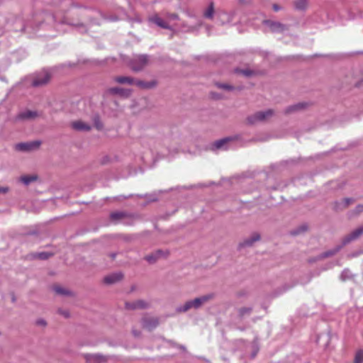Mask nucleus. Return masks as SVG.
I'll return each mask as SVG.
<instances>
[{
  "label": "nucleus",
  "mask_w": 363,
  "mask_h": 363,
  "mask_svg": "<svg viewBox=\"0 0 363 363\" xmlns=\"http://www.w3.org/2000/svg\"><path fill=\"white\" fill-rule=\"evenodd\" d=\"M50 73L48 71L43 70L33 76L32 86L35 87L45 86L50 82Z\"/></svg>",
  "instance_id": "2"
},
{
  "label": "nucleus",
  "mask_w": 363,
  "mask_h": 363,
  "mask_svg": "<svg viewBox=\"0 0 363 363\" xmlns=\"http://www.w3.org/2000/svg\"><path fill=\"white\" fill-rule=\"evenodd\" d=\"M37 179V176L35 175H26L21 177V181L25 184H29L30 182H34Z\"/></svg>",
  "instance_id": "24"
},
{
  "label": "nucleus",
  "mask_w": 363,
  "mask_h": 363,
  "mask_svg": "<svg viewBox=\"0 0 363 363\" xmlns=\"http://www.w3.org/2000/svg\"><path fill=\"white\" fill-rule=\"evenodd\" d=\"M169 18L171 19H173V20H177V19H178L179 16L176 13H172L169 16Z\"/></svg>",
  "instance_id": "37"
},
{
  "label": "nucleus",
  "mask_w": 363,
  "mask_h": 363,
  "mask_svg": "<svg viewBox=\"0 0 363 363\" xmlns=\"http://www.w3.org/2000/svg\"><path fill=\"white\" fill-rule=\"evenodd\" d=\"M114 81L118 84H133L135 83L133 78L130 77L119 76L114 78Z\"/></svg>",
  "instance_id": "16"
},
{
  "label": "nucleus",
  "mask_w": 363,
  "mask_h": 363,
  "mask_svg": "<svg viewBox=\"0 0 363 363\" xmlns=\"http://www.w3.org/2000/svg\"><path fill=\"white\" fill-rule=\"evenodd\" d=\"M193 308H194V301L191 300L186 302L182 306L179 307L177 309V311L178 313L186 312L187 311Z\"/></svg>",
  "instance_id": "19"
},
{
  "label": "nucleus",
  "mask_w": 363,
  "mask_h": 363,
  "mask_svg": "<svg viewBox=\"0 0 363 363\" xmlns=\"http://www.w3.org/2000/svg\"><path fill=\"white\" fill-rule=\"evenodd\" d=\"M216 85L217 86L218 88L226 91H233L235 89L234 86L227 84L216 83Z\"/></svg>",
  "instance_id": "26"
},
{
  "label": "nucleus",
  "mask_w": 363,
  "mask_h": 363,
  "mask_svg": "<svg viewBox=\"0 0 363 363\" xmlns=\"http://www.w3.org/2000/svg\"><path fill=\"white\" fill-rule=\"evenodd\" d=\"M303 106V105L302 104H296V105H294V106H292L289 107V108L287 109L286 112H287V113H290V112H291V111H293L300 109V108H301Z\"/></svg>",
  "instance_id": "32"
},
{
  "label": "nucleus",
  "mask_w": 363,
  "mask_h": 363,
  "mask_svg": "<svg viewBox=\"0 0 363 363\" xmlns=\"http://www.w3.org/2000/svg\"><path fill=\"white\" fill-rule=\"evenodd\" d=\"M134 84L141 89H148L155 87L157 84V82L156 80H151L150 82L137 80L135 81Z\"/></svg>",
  "instance_id": "11"
},
{
  "label": "nucleus",
  "mask_w": 363,
  "mask_h": 363,
  "mask_svg": "<svg viewBox=\"0 0 363 363\" xmlns=\"http://www.w3.org/2000/svg\"><path fill=\"white\" fill-rule=\"evenodd\" d=\"M52 255V254H50L48 252H41V253H38L36 255V257H38V259H46Z\"/></svg>",
  "instance_id": "31"
},
{
  "label": "nucleus",
  "mask_w": 363,
  "mask_h": 363,
  "mask_svg": "<svg viewBox=\"0 0 363 363\" xmlns=\"http://www.w3.org/2000/svg\"><path fill=\"white\" fill-rule=\"evenodd\" d=\"M53 289H54V291L58 294H61V295L69 294V291L68 290H67L66 289H64L60 286H55Z\"/></svg>",
  "instance_id": "25"
},
{
  "label": "nucleus",
  "mask_w": 363,
  "mask_h": 363,
  "mask_svg": "<svg viewBox=\"0 0 363 363\" xmlns=\"http://www.w3.org/2000/svg\"><path fill=\"white\" fill-rule=\"evenodd\" d=\"M273 9H274V11H279V6H278L277 4H274V5L273 6Z\"/></svg>",
  "instance_id": "41"
},
{
  "label": "nucleus",
  "mask_w": 363,
  "mask_h": 363,
  "mask_svg": "<svg viewBox=\"0 0 363 363\" xmlns=\"http://www.w3.org/2000/svg\"><path fill=\"white\" fill-rule=\"evenodd\" d=\"M149 303L143 300H137L132 302H126L125 308L127 309H143L147 308Z\"/></svg>",
  "instance_id": "6"
},
{
  "label": "nucleus",
  "mask_w": 363,
  "mask_h": 363,
  "mask_svg": "<svg viewBox=\"0 0 363 363\" xmlns=\"http://www.w3.org/2000/svg\"><path fill=\"white\" fill-rule=\"evenodd\" d=\"M9 191L7 187H1L0 186V193H6Z\"/></svg>",
  "instance_id": "38"
},
{
  "label": "nucleus",
  "mask_w": 363,
  "mask_h": 363,
  "mask_svg": "<svg viewBox=\"0 0 363 363\" xmlns=\"http://www.w3.org/2000/svg\"><path fill=\"white\" fill-rule=\"evenodd\" d=\"M151 21L161 28L167 29L170 28L168 24L157 16L152 17Z\"/></svg>",
  "instance_id": "20"
},
{
  "label": "nucleus",
  "mask_w": 363,
  "mask_h": 363,
  "mask_svg": "<svg viewBox=\"0 0 363 363\" xmlns=\"http://www.w3.org/2000/svg\"><path fill=\"white\" fill-rule=\"evenodd\" d=\"M212 96H213V99H220V96H214V94H213V93H212Z\"/></svg>",
  "instance_id": "42"
},
{
  "label": "nucleus",
  "mask_w": 363,
  "mask_h": 363,
  "mask_svg": "<svg viewBox=\"0 0 363 363\" xmlns=\"http://www.w3.org/2000/svg\"><path fill=\"white\" fill-rule=\"evenodd\" d=\"M37 323H38V325H46L45 321V320H38Z\"/></svg>",
  "instance_id": "39"
},
{
  "label": "nucleus",
  "mask_w": 363,
  "mask_h": 363,
  "mask_svg": "<svg viewBox=\"0 0 363 363\" xmlns=\"http://www.w3.org/2000/svg\"><path fill=\"white\" fill-rule=\"evenodd\" d=\"M41 145V142L39 140H35L28 143H21L16 145V149L19 151H32L37 150Z\"/></svg>",
  "instance_id": "4"
},
{
  "label": "nucleus",
  "mask_w": 363,
  "mask_h": 363,
  "mask_svg": "<svg viewBox=\"0 0 363 363\" xmlns=\"http://www.w3.org/2000/svg\"><path fill=\"white\" fill-rule=\"evenodd\" d=\"M264 23L269 27L272 32L282 31L284 30V26L278 22L272 21H265Z\"/></svg>",
  "instance_id": "12"
},
{
  "label": "nucleus",
  "mask_w": 363,
  "mask_h": 363,
  "mask_svg": "<svg viewBox=\"0 0 363 363\" xmlns=\"http://www.w3.org/2000/svg\"><path fill=\"white\" fill-rule=\"evenodd\" d=\"M84 358L87 363H105L108 360L107 357L99 354H85Z\"/></svg>",
  "instance_id": "5"
},
{
  "label": "nucleus",
  "mask_w": 363,
  "mask_h": 363,
  "mask_svg": "<svg viewBox=\"0 0 363 363\" xmlns=\"http://www.w3.org/2000/svg\"><path fill=\"white\" fill-rule=\"evenodd\" d=\"M354 201V199L350 198H345L342 199V201L340 203H335V209L336 210H342L348 207L350 204L353 203Z\"/></svg>",
  "instance_id": "14"
},
{
  "label": "nucleus",
  "mask_w": 363,
  "mask_h": 363,
  "mask_svg": "<svg viewBox=\"0 0 363 363\" xmlns=\"http://www.w3.org/2000/svg\"><path fill=\"white\" fill-rule=\"evenodd\" d=\"M242 3L247 2V0H240Z\"/></svg>",
  "instance_id": "45"
},
{
  "label": "nucleus",
  "mask_w": 363,
  "mask_h": 363,
  "mask_svg": "<svg viewBox=\"0 0 363 363\" xmlns=\"http://www.w3.org/2000/svg\"><path fill=\"white\" fill-rule=\"evenodd\" d=\"M95 127L98 130H101L103 128V125H102V123L99 121H95Z\"/></svg>",
  "instance_id": "36"
},
{
  "label": "nucleus",
  "mask_w": 363,
  "mask_h": 363,
  "mask_svg": "<svg viewBox=\"0 0 363 363\" xmlns=\"http://www.w3.org/2000/svg\"><path fill=\"white\" fill-rule=\"evenodd\" d=\"M125 213L123 212H113L111 214V218L113 220H118L124 218Z\"/></svg>",
  "instance_id": "28"
},
{
  "label": "nucleus",
  "mask_w": 363,
  "mask_h": 363,
  "mask_svg": "<svg viewBox=\"0 0 363 363\" xmlns=\"http://www.w3.org/2000/svg\"><path fill=\"white\" fill-rule=\"evenodd\" d=\"M115 256H116V255H115V254H112V255H111V257H112V259H113V258L115 257Z\"/></svg>",
  "instance_id": "44"
},
{
  "label": "nucleus",
  "mask_w": 363,
  "mask_h": 363,
  "mask_svg": "<svg viewBox=\"0 0 363 363\" xmlns=\"http://www.w3.org/2000/svg\"><path fill=\"white\" fill-rule=\"evenodd\" d=\"M59 313L62 315L63 316H65V318H68L69 316V313L68 311H64V310H59L58 311Z\"/></svg>",
  "instance_id": "35"
},
{
  "label": "nucleus",
  "mask_w": 363,
  "mask_h": 363,
  "mask_svg": "<svg viewBox=\"0 0 363 363\" xmlns=\"http://www.w3.org/2000/svg\"><path fill=\"white\" fill-rule=\"evenodd\" d=\"M149 57L146 55L135 56L129 62V67L135 72L142 71L149 64Z\"/></svg>",
  "instance_id": "1"
},
{
  "label": "nucleus",
  "mask_w": 363,
  "mask_h": 363,
  "mask_svg": "<svg viewBox=\"0 0 363 363\" xmlns=\"http://www.w3.org/2000/svg\"><path fill=\"white\" fill-rule=\"evenodd\" d=\"M363 235V225L357 228L354 231H352L350 234L347 235L344 240L343 243L347 244L352 240H354L357 238H358L360 235Z\"/></svg>",
  "instance_id": "10"
},
{
  "label": "nucleus",
  "mask_w": 363,
  "mask_h": 363,
  "mask_svg": "<svg viewBox=\"0 0 363 363\" xmlns=\"http://www.w3.org/2000/svg\"><path fill=\"white\" fill-rule=\"evenodd\" d=\"M133 335H134L135 337L139 336V335H140V332H137V331H136V330H133Z\"/></svg>",
  "instance_id": "40"
},
{
  "label": "nucleus",
  "mask_w": 363,
  "mask_h": 363,
  "mask_svg": "<svg viewBox=\"0 0 363 363\" xmlns=\"http://www.w3.org/2000/svg\"><path fill=\"white\" fill-rule=\"evenodd\" d=\"M214 13V9H213V4L211 3L208 8L206 9V11L204 13V16L206 18H211L213 17Z\"/></svg>",
  "instance_id": "27"
},
{
  "label": "nucleus",
  "mask_w": 363,
  "mask_h": 363,
  "mask_svg": "<svg viewBox=\"0 0 363 363\" xmlns=\"http://www.w3.org/2000/svg\"><path fill=\"white\" fill-rule=\"evenodd\" d=\"M162 251L158 250L155 253L147 255L145 259L150 263H154L161 256Z\"/></svg>",
  "instance_id": "22"
},
{
  "label": "nucleus",
  "mask_w": 363,
  "mask_h": 363,
  "mask_svg": "<svg viewBox=\"0 0 363 363\" xmlns=\"http://www.w3.org/2000/svg\"><path fill=\"white\" fill-rule=\"evenodd\" d=\"M213 298H214V294H206V295L194 298L193 300L194 303V308H200L203 304L212 300Z\"/></svg>",
  "instance_id": "8"
},
{
  "label": "nucleus",
  "mask_w": 363,
  "mask_h": 363,
  "mask_svg": "<svg viewBox=\"0 0 363 363\" xmlns=\"http://www.w3.org/2000/svg\"><path fill=\"white\" fill-rule=\"evenodd\" d=\"M123 275L121 273H115L106 276L104 278V282L108 284H114L122 279Z\"/></svg>",
  "instance_id": "13"
},
{
  "label": "nucleus",
  "mask_w": 363,
  "mask_h": 363,
  "mask_svg": "<svg viewBox=\"0 0 363 363\" xmlns=\"http://www.w3.org/2000/svg\"><path fill=\"white\" fill-rule=\"evenodd\" d=\"M38 116L37 113L35 111H27L23 113H21L18 115V118L21 119H30L34 118Z\"/></svg>",
  "instance_id": "21"
},
{
  "label": "nucleus",
  "mask_w": 363,
  "mask_h": 363,
  "mask_svg": "<svg viewBox=\"0 0 363 363\" xmlns=\"http://www.w3.org/2000/svg\"><path fill=\"white\" fill-rule=\"evenodd\" d=\"M274 114V111L269 109L265 111H258L247 118V122L249 124H255L257 122L264 121L271 118Z\"/></svg>",
  "instance_id": "3"
},
{
  "label": "nucleus",
  "mask_w": 363,
  "mask_h": 363,
  "mask_svg": "<svg viewBox=\"0 0 363 363\" xmlns=\"http://www.w3.org/2000/svg\"><path fill=\"white\" fill-rule=\"evenodd\" d=\"M71 127L77 131H89L91 128L90 125L81 120L72 121Z\"/></svg>",
  "instance_id": "7"
},
{
  "label": "nucleus",
  "mask_w": 363,
  "mask_h": 363,
  "mask_svg": "<svg viewBox=\"0 0 363 363\" xmlns=\"http://www.w3.org/2000/svg\"><path fill=\"white\" fill-rule=\"evenodd\" d=\"M354 363H363V350H359L357 352Z\"/></svg>",
  "instance_id": "29"
},
{
  "label": "nucleus",
  "mask_w": 363,
  "mask_h": 363,
  "mask_svg": "<svg viewBox=\"0 0 363 363\" xmlns=\"http://www.w3.org/2000/svg\"><path fill=\"white\" fill-rule=\"evenodd\" d=\"M363 211V205H358L354 209L355 214H359Z\"/></svg>",
  "instance_id": "34"
},
{
  "label": "nucleus",
  "mask_w": 363,
  "mask_h": 363,
  "mask_svg": "<svg viewBox=\"0 0 363 363\" xmlns=\"http://www.w3.org/2000/svg\"><path fill=\"white\" fill-rule=\"evenodd\" d=\"M236 72L238 73H241L243 75L247 76V77L250 76L252 74V72L249 69L237 70Z\"/></svg>",
  "instance_id": "33"
},
{
  "label": "nucleus",
  "mask_w": 363,
  "mask_h": 363,
  "mask_svg": "<svg viewBox=\"0 0 363 363\" xmlns=\"http://www.w3.org/2000/svg\"><path fill=\"white\" fill-rule=\"evenodd\" d=\"M307 6L306 0H297L296 1V7L298 9H304Z\"/></svg>",
  "instance_id": "30"
},
{
  "label": "nucleus",
  "mask_w": 363,
  "mask_h": 363,
  "mask_svg": "<svg viewBox=\"0 0 363 363\" xmlns=\"http://www.w3.org/2000/svg\"><path fill=\"white\" fill-rule=\"evenodd\" d=\"M252 309L250 307H242L238 309V316L240 318H242L245 315H248L251 313Z\"/></svg>",
  "instance_id": "23"
},
{
  "label": "nucleus",
  "mask_w": 363,
  "mask_h": 363,
  "mask_svg": "<svg viewBox=\"0 0 363 363\" xmlns=\"http://www.w3.org/2000/svg\"><path fill=\"white\" fill-rule=\"evenodd\" d=\"M260 236L258 233H254L250 238L246 239L241 243L242 246H250L252 245L255 242L259 240Z\"/></svg>",
  "instance_id": "18"
},
{
  "label": "nucleus",
  "mask_w": 363,
  "mask_h": 363,
  "mask_svg": "<svg viewBox=\"0 0 363 363\" xmlns=\"http://www.w3.org/2000/svg\"><path fill=\"white\" fill-rule=\"evenodd\" d=\"M109 91L111 94H118L123 96H128L130 94V91L129 89L118 87L111 88L109 89Z\"/></svg>",
  "instance_id": "15"
},
{
  "label": "nucleus",
  "mask_w": 363,
  "mask_h": 363,
  "mask_svg": "<svg viewBox=\"0 0 363 363\" xmlns=\"http://www.w3.org/2000/svg\"><path fill=\"white\" fill-rule=\"evenodd\" d=\"M234 138L231 137L225 138L216 141L213 145L216 149H220L225 146L228 143L232 141Z\"/></svg>",
  "instance_id": "17"
},
{
  "label": "nucleus",
  "mask_w": 363,
  "mask_h": 363,
  "mask_svg": "<svg viewBox=\"0 0 363 363\" xmlns=\"http://www.w3.org/2000/svg\"><path fill=\"white\" fill-rule=\"evenodd\" d=\"M142 324L144 328L151 330L157 327L158 325V320L152 317H145L143 318Z\"/></svg>",
  "instance_id": "9"
},
{
  "label": "nucleus",
  "mask_w": 363,
  "mask_h": 363,
  "mask_svg": "<svg viewBox=\"0 0 363 363\" xmlns=\"http://www.w3.org/2000/svg\"><path fill=\"white\" fill-rule=\"evenodd\" d=\"M333 255V253H332V252H328V253L326 254V256H330V255Z\"/></svg>",
  "instance_id": "43"
}]
</instances>
